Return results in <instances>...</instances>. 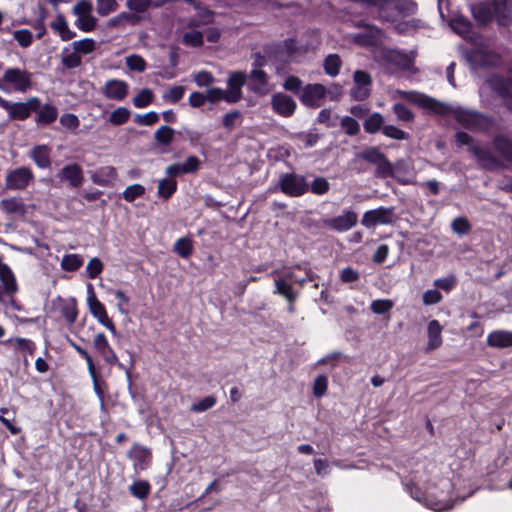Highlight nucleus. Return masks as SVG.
I'll list each match as a JSON object with an SVG mask.
<instances>
[{
  "mask_svg": "<svg viewBox=\"0 0 512 512\" xmlns=\"http://www.w3.org/2000/svg\"><path fill=\"white\" fill-rule=\"evenodd\" d=\"M96 3V11L103 17L115 12L119 7L116 0H96Z\"/></svg>",
  "mask_w": 512,
  "mask_h": 512,
  "instance_id": "nucleus-52",
  "label": "nucleus"
},
{
  "mask_svg": "<svg viewBox=\"0 0 512 512\" xmlns=\"http://www.w3.org/2000/svg\"><path fill=\"white\" fill-rule=\"evenodd\" d=\"M214 20V13L207 9H201L198 13L187 20L188 28H198L203 25L212 23Z\"/></svg>",
  "mask_w": 512,
  "mask_h": 512,
  "instance_id": "nucleus-34",
  "label": "nucleus"
},
{
  "mask_svg": "<svg viewBox=\"0 0 512 512\" xmlns=\"http://www.w3.org/2000/svg\"><path fill=\"white\" fill-rule=\"evenodd\" d=\"M177 181L172 178L161 179L158 183L157 194L164 200H169L177 191Z\"/></svg>",
  "mask_w": 512,
  "mask_h": 512,
  "instance_id": "nucleus-37",
  "label": "nucleus"
},
{
  "mask_svg": "<svg viewBox=\"0 0 512 512\" xmlns=\"http://www.w3.org/2000/svg\"><path fill=\"white\" fill-rule=\"evenodd\" d=\"M185 174L196 173L201 168V161L195 155H190L183 163H180Z\"/></svg>",
  "mask_w": 512,
  "mask_h": 512,
  "instance_id": "nucleus-63",
  "label": "nucleus"
},
{
  "mask_svg": "<svg viewBox=\"0 0 512 512\" xmlns=\"http://www.w3.org/2000/svg\"><path fill=\"white\" fill-rule=\"evenodd\" d=\"M13 36L14 39L18 42V44L23 48L31 46L33 42V35L31 31L28 29L16 30L14 31Z\"/></svg>",
  "mask_w": 512,
  "mask_h": 512,
  "instance_id": "nucleus-61",
  "label": "nucleus"
},
{
  "mask_svg": "<svg viewBox=\"0 0 512 512\" xmlns=\"http://www.w3.org/2000/svg\"><path fill=\"white\" fill-rule=\"evenodd\" d=\"M62 65L66 69H75L82 64L81 56L74 50L69 54H63L61 58Z\"/></svg>",
  "mask_w": 512,
  "mask_h": 512,
  "instance_id": "nucleus-60",
  "label": "nucleus"
},
{
  "mask_svg": "<svg viewBox=\"0 0 512 512\" xmlns=\"http://www.w3.org/2000/svg\"><path fill=\"white\" fill-rule=\"evenodd\" d=\"M242 114L239 110H232L226 113L222 119V125L226 130L231 131L237 124H241Z\"/></svg>",
  "mask_w": 512,
  "mask_h": 512,
  "instance_id": "nucleus-51",
  "label": "nucleus"
},
{
  "mask_svg": "<svg viewBox=\"0 0 512 512\" xmlns=\"http://www.w3.org/2000/svg\"><path fill=\"white\" fill-rule=\"evenodd\" d=\"M153 100V91L148 88H144L133 98V105L137 108H144L150 105Z\"/></svg>",
  "mask_w": 512,
  "mask_h": 512,
  "instance_id": "nucleus-47",
  "label": "nucleus"
},
{
  "mask_svg": "<svg viewBox=\"0 0 512 512\" xmlns=\"http://www.w3.org/2000/svg\"><path fill=\"white\" fill-rule=\"evenodd\" d=\"M487 345L493 348L512 347V332L508 330H494L487 336Z\"/></svg>",
  "mask_w": 512,
  "mask_h": 512,
  "instance_id": "nucleus-23",
  "label": "nucleus"
},
{
  "mask_svg": "<svg viewBox=\"0 0 512 512\" xmlns=\"http://www.w3.org/2000/svg\"><path fill=\"white\" fill-rule=\"evenodd\" d=\"M466 57L468 62L475 67L485 68L492 65L490 54L480 49L469 51Z\"/></svg>",
  "mask_w": 512,
  "mask_h": 512,
  "instance_id": "nucleus-32",
  "label": "nucleus"
},
{
  "mask_svg": "<svg viewBox=\"0 0 512 512\" xmlns=\"http://www.w3.org/2000/svg\"><path fill=\"white\" fill-rule=\"evenodd\" d=\"M394 208L380 206L366 211L361 219V224L370 229L377 225H388L393 222Z\"/></svg>",
  "mask_w": 512,
  "mask_h": 512,
  "instance_id": "nucleus-8",
  "label": "nucleus"
},
{
  "mask_svg": "<svg viewBox=\"0 0 512 512\" xmlns=\"http://www.w3.org/2000/svg\"><path fill=\"white\" fill-rule=\"evenodd\" d=\"M126 65L132 71L143 72L146 69L145 59L137 54L126 57Z\"/></svg>",
  "mask_w": 512,
  "mask_h": 512,
  "instance_id": "nucleus-58",
  "label": "nucleus"
},
{
  "mask_svg": "<svg viewBox=\"0 0 512 512\" xmlns=\"http://www.w3.org/2000/svg\"><path fill=\"white\" fill-rule=\"evenodd\" d=\"M89 375L93 382V388L99 398H103L107 388L106 382L100 378L95 366L88 369Z\"/></svg>",
  "mask_w": 512,
  "mask_h": 512,
  "instance_id": "nucleus-46",
  "label": "nucleus"
},
{
  "mask_svg": "<svg viewBox=\"0 0 512 512\" xmlns=\"http://www.w3.org/2000/svg\"><path fill=\"white\" fill-rule=\"evenodd\" d=\"M410 101L436 115H452L456 122L468 130L485 132L493 125V119L483 113L461 107L453 108L424 94L418 95L416 98L410 99Z\"/></svg>",
  "mask_w": 512,
  "mask_h": 512,
  "instance_id": "nucleus-1",
  "label": "nucleus"
},
{
  "mask_svg": "<svg viewBox=\"0 0 512 512\" xmlns=\"http://www.w3.org/2000/svg\"><path fill=\"white\" fill-rule=\"evenodd\" d=\"M12 343H14L15 347L24 352L26 355L33 356L36 352V344L27 338L15 337L0 342V344L5 346Z\"/></svg>",
  "mask_w": 512,
  "mask_h": 512,
  "instance_id": "nucleus-35",
  "label": "nucleus"
},
{
  "mask_svg": "<svg viewBox=\"0 0 512 512\" xmlns=\"http://www.w3.org/2000/svg\"><path fill=\"white\" fill-rule=\"evenodd\" d=\"M60 175L63 179L67 180L72 187L78 188L83 183V171L79 164L73 163L64 166L61 169Z\"/></svg>",
  "mask_w": 512,
  "mask_h": 512,
  "instance_id": "nucleus-24",
  "label": "nucleus"
},
{
  "mask_svg": "<svg viewBox=\"0 0 512 512\" xmlns=\"http://www.w3.org/2000/svg\"><path fill=\"white\" fill-rule=\"evenodd\" d=\"M83 265V259L78 254H67L62 258L61 267L68 272L77 271Z\"/></svg>",
  "mask_w": 512,
  "mask_h": 512,
  "instance_id": "nucleus-42",
  "label": "nucleus"
},
{
  "mask_svg": "<svg viewBox=\"0 0 512 512\" xmlns=\"http://www.w3.org/2000/svg\"><path fill=\"white\" fill-rule=\"evenodd\" d=\"M273 111L282 117H291L297 108L295 100L285 93H275L271 97Z\"/></svg>",
  "mask_w": 512,
  "mask_h": 512,
  "instance_id": "nucleus-14",
  "label": "nucleus"
},
{
  "mask_svg": "<svg viewBox=\"0 0 512 512\" xmlns=\"http://www.w3.org/2000/svg\"><path fill=\"white\" fill-rule=\"evenodd\" d=\"M393 301L390 299H377L372 301L370 309L374 314L383 315L393 308Z\"/></svg>",
  "mask_w": 512,
  "mask_h": 512,
  "instance_id": "nucleus-53",
  "label": "nucleus"
},
{
  "mask_svg": "<svg viewBox=\"0 0 512 512\" xmlns=\"http://www.w3.org/2000/svg\"><path fill=\"white\" fill-rule=\"evenodd\" d=\"M32 76V73L25 69L7 68L0 78V90L7 91L4 84H9L14 91L25 93L33 87Z\"/></svg>",
  "mask_w": 512,
  "mask_h": 512,
  "instance_id": "nucleus-5",
  "label": "nucleus"
},
{
  "mask_svg": "<svg viewBox=\"0 0 512 512\" xmlns=\"http://www.w3.org/2000/svg\"><path fill=\"white\" fill-rule=\"evenodd\" d=\"M492 146L502 160L512 164V140L507 135H495Z\"/></svg>",
  "mask_w": 512,
  "mask_h": 512,
  "instance_id": "nucleus-20",
  "label": "nucleus"
},
{
  "mask_svg": "<svg viewBox=\"0 0 512 512\" xmlns=\"http://www.w3.org/2000/svg\"><path fill=\"white\" fill-rule=\"evenodd\" d=\"M340 126L345 130V133L348 136H355L360 131V125L359 123L350 116H344L340 120Z\"/></svg>",
  "mask_w": 512,
  "mask_h": 512,
  "instance_id": "nucleus-55",
  "label": "nucleus"
},
{
  "mask_svg": "<svg viewBox=\"0 0 512 512\" xmlns=\"http://www.w3.org/2000/svg\"><path fill=\"white\" fill-rule=\"evenodd\" d=\"M183 42L192 47H201L204 43L203 33L192 28L191 31L184 33Z\"/></svg>",
  "mask_w": 512,
  "mask_h": 512,
  "instance_id": "nucleus-50",
  "label": "nucleus"
},
{
  "mask_svg": "<svg viewBox=\"0 0 512 512\" xmlns=\"http://www.w3.org/2000/svg\"><path fill=\"white\" fill-rule=\"evenodd\" d=\"M50 27L59 34L62 41H69L76 37V33L69 28L67 20L62 13L57 14L56 19L50 23Z\"/></svg>",
  "mask_w": 512,
  "mask_h": 512,
  "instance_id": "nucleus-27",
  "label": "nucleus"
},
{
  "mask_svg": "<svg viewBox=\"0 0 512 512\" xmlns=\"http://www.w3.org/2000/svg\"><path fill=\"white\" fill-rule=\"evenodd\" d=\"M471 13L479 26H487L494 20L491 5L489 6L485 3L473 5L471 7Z\"/></svg>",
  "mask_w": 512,
  "mask_h": 512,
  "instance_id": "nucleus-26",
  "label": "nucleus"
},
{
  "mask_svg": "<svg viewBox=\"0 0 512 512\" xmlns=\"http://www.w3.org/2000/svg\"><path fill=\"white\" fill-rule=\"evenodd\" d=\"M145 194V187L141 184H133L123 191L122 197L126 202H133L137 198L142 197Z\"/></svg>",
  "mask_w": 512,
  "mask_h": 512,
  "instance_id": "nucleus-49",
  "label": "nucleus"
},
{
  "mask_svg": "<svg viewBox=\"0 0 512 512\" xmlns=\"http://www.w3.org/2000/svg\"><path fill=\"white\" fill-rule=\"evenodd\" d=\"M493 19L500 27L512 24V0H491Z\"/></svg>",
  "mask_w": 512,
  "mask_h": 512,
  "instance_id": "nucleus-13",
  "label": "nucleus"
},
{
  "mask_svg": "<svg viewBox=\"0 0 512 512\" xmlns=\"http://www.w3.org/2000/svg\"><path fill=\"white\" fill-rule=\"evenodd\" d=\"M56 303L58 309L61 313V316L66 320V322L71 325L75 323L78 317V309H77V301L74 297L69 299H64L60 296L57 297Z\"/></svg>",
  "mask_w": 512,
  "mask_h": 512,
  "instance_id": "nucleus-21",
  "label": "nucleus"
},
{
  "mask_svg": "<svg viewBox=\"0 0 512 512\" xmlns=\"http://www.w3.org/2000/svg\"><path fill=\"white\" fill-rule=\"evenodd\" d=\"M216 402H217L216 398L212 395H209V396L202 398L197 403L192 404L191 410L193 412H197V413L204 412V411H207L208 409H211L212 407H214Z\"/></svg>",
  "mask_w": 512,
  "mask_h": 512,
  "instance_id": "nucleus-62",
  "label": "nucleus"
},
{
  "mask_svg": "<svg viewBox=\"0 0 512 512\" xmlns=\"http://www.w3.org/2000/svg\"><path fill=\"white\" fill-rule=\"evenodd\" d=\"M37 113L35 122L39 126H49L54 123L58 118V109L49 103L42 104L40 101V108L35 112Z\"/></svg>",
  "mask_w": 512,
  "mask_h": 512,
  "instance_id": "nucleus-22",
  "label": "nucleus"
},
{
  "mask_svg": "<svg viewBox=\"0 0 512 512\" xmlns=\"http://www.w3.org/2000/svg\"><path fill=\"white\" fill-rule=\"evenodd\" d=\"M152 0H127V8L135 14L142 15L151 7Z\"/></svg>",
  "mask_w": 512,
  "mask_h": 512,
  "instance_id": "nucleus-54",
  "label": "nucleus"
},
{
  "mask_svg": "<svg viewBox=\"0 0 512 512\" xmlns=\"http://www.w3.org/2000/svg\"><path fill=\"white\" fill-rule=\"evenodd\" d=\"M327 95V89L323 84H307L302 88L299 96L300 102L310 108H318Z\"/></svg>",
  "mask_w": 512,
  "mask_h": 512,
  "instance_id": "nucleus-9",
  "label": "nucleus"
},
{
  "mask_svg": "<svg viewBox=\"0 0 512 512\" xmlns=\"http://www.w3.org/2000/svg\"><path fill=\"white\" fill-rule=\"evenodd\" d=\"M472 141L473 138L467 132L459 131L455 134L456 145L459 147L469 146L468 150L476 157L478 164L484 170L496 171L505 167L501 159L493 155L487 147L470 145Z\"/></svg>",
  "mask_w": 512,
  "mask_h": 512,
  "instance_id": "nucleus-3",
  "label": "nucleus"
},
{
  "mask_svg": "<svg viewBox=\"0 0 512 512\" xmlns=\"http://www.w3.org/2000/svg\"><path fill=\"white\" fill-rule=\"evenodd\" d=\"M342 66V60L336 53L329 54L325 57L323 68L327 75L335 77L339 74Z\"/></svg>",
  "mask_w": 512,
  "mask_h": 512,
  "instance_id": "nucleus-38",
  "label": "nucleus"
},
{
  "mask_svg": "<svg viewBox=\"0 0 512 512\" xmlns=\"http://www.w3.org/2000/svg\"><path fill=\"white\" fill-rule=\"evenodd\" d=\"M175 252L182 258H188L193 252V241L188 237L179 238L174 245Z\"/></svg>",
  "mask_w": 512,
  "mask_h": 512,
  "instance_id": "nucleus-43",
  "label": "nucleus"
},
{
  "mask_svg": "<svg viewBox=\"0 0 512 512\" xmlns=\"http://www.w3.org/2000/svg\"><path fill=\"white\" fill-rule=\"evenodd\" d=\"M246 74L241 71L232 72L227 81L228 103L234 104L242 99V87L246 82Z\"/></svg>",
  "mask_w": 512,
  "mask_h": 512,
  "instance_id": "nucleus-16",
  "label": "nucleus"
},
{
  "mask_svg": "<svg viewBox=\"0 0 512 512\" xmlns=\"http://www.w3.org/2000/svg\"><path fill=\"white\" fill-rule=\"evenodd\" d=\"M129 491L135 498L144 500L151 492V485L146 480L135 481L130 485Z\"/></svg>",
  "mask_w": 512,
  "mask_h": 512,
  "instance_id": "nucleus-40",
  "label": "nucleus"
},
{
  "mask_svg": "<svg viewBox=\"0 0 512 512\" xmlns=\"http://www.w3.org/2000/svg\"><path fill=\"white\" fill-rule=\"evenodd\" d=\"M358 27H364L367 31L356 34L354 37L355 43L363 47L375 46L380 38L381 29L375 25L364 22L359 23Z\"/></svg>",
  "mask_w": 512,
  "mask_h": 512,
  "instance_id": "nucleus-18",
  "label": "nucleus"
},
{
  "mask_svg": "<svg viewBox=\"0 0 512 512\" xmlns=\"http://www.w3.org/2000/svg\"><path fill=\"white\" fill-rule=\"evenodd\" d=\"M274 284L275 294L283 296L287 300V302H296L299 296V292L294 290L292 284L289 283L287 279H285L284 277L275 279Z\"/></svg>",
  "mask_w": 512,
  "mask_h": 512,
  "instance_id": "nucleus-28",
  "label": "nucleus"
},
{
  "mask_svg": "<svg viewBox=\"0 0 512 512\" xmlns=\"http://www.w3.org/2000/svg\"><path fill=\"white\" fill-rule=\"evenodd\" d=\"M490 88L506 102L508 109H512V79L494 74L488 79Z\"/></svg>",
  "mask_w": 512,
  "mask_h": 512,
  "instance_id": "nucleus-11",
  "label": "nucleus"
},
{
  "mask_svg": "<svg viewBox=\"0 0 512 512\" xmlns=\"http://www.w3.org/2000/svg\"><path fill=\"white\" fill-rule=\"evenodd\" d=\"M310 191L315 195H324L330 189V184L324 177H316L309 186Z\"/></svg>",
  "mask_w": 512,
  "mask_h": 512,
  "instance_id": "nucleus-56",
  "label": "nucleus"
},
{
  "mask_svg": "<svg viewBox=\"0 0 512 512\" xmlns=\"http://www.w3.org/2000/svg\"><path fill=\"white\" fill-rule=\"evenodd\" d=\"M250 79L254 83L251 85V90L254 92H258L262 87L268 85L267 73L262 69L253 68L250 73Z\"/></svg>",
  "mask_w": 512,
  "mask_h": 512,
  "instance_id": "nucleus-41",
  "label": "nucleus"
},
{
  "mask_svg": "<svg viewBox=\"0 0 512 512\" xmlns=\"http://www.w3.org/2000/svg\"><path fill=\"white\" fill-rule=\"evenodd\" d=\"M0 281L6 294H14L18 290L16 278L11 268L6 264L0 268Z\"/></svg>",
  "mask_w": 512,
  "mask_h": 512,
  "instance_id": "nucleus-30",
  "label": "nucleus"
},
{
  "mask_svg": "<svg viewBox=\"0 0 512 512\" xmlns=\"http://www.w3.org/2000/svg\"><path fill=\"white\" fill-rule=\"evenodd\" d=\"M387 61L396 65L404 71H410L414 65V59L401 51H391L387 56Z\"/></svg>",
  "mask_w": 512,
  "mask_h": 512,
  "instance_id": "nucleus-31",
  "label": "nucleus"
},
{
  "mask_svg": "<svg viewBox=\"0 0 512 512\" xmlns=\"http://www.w3.org/2000/svg\"><path fill=\"white\" fill-rule=\"evenodd\" d=\"M75 25L83 32H91L97 27V19L92 14L80 16L77 17Z\"/></svg>",
  "mask_w": 512,
  "mask_h": 512,
  "instance_id": "nucleus-48",
  "label": "nucleus"
},
{
  "mask_svg": "<svg viewBox=\"0 0 512 512\" xmlns=\"http://www.w3.org/2000/svg\"><path fill=\"white\" fill-rule=\"evenodd\" d=\"M93 348L107 364L111 366L118 364V357L103 332H99L95 335Z\"/></svg>",
  "mask_w": 512,
  "mask_h": 512,
  "instance_id": "nucleus-15",
  "label": "nucleus"
},
{
  "mask_svg": "<svg viewBox=\"0 0 512 512\" xmlns=\"http://www.w3.org/2000/svg\"><path fill=\"white\" fill-rule=\"evenodd\" d=\"M328 379L325 375H318L313 383V395L317 398L326 394Z\"/></svg>",
  "mask_w": 512,
  "mask_h": 512,
  "instance_id": "nucleus-64",
  "label": "nucleus"
},
{
  "mask_svg": "<svg viewBox=\"0 0 512 512\" xmlns=\"http://www.w3.org/2000/svg\"><path fill=\"white\" fill-rule=\"evenodd\" d=\"M175 130L168 126H160L154 133V139L158 145L169 146L174 140Z\"/></svg>",
  "mask_w": 512,
  "mask_h": 512,
  "instance_id": "nucleus-39",
  "label": "nucleus"
},
{
  "mask_svg": "<svg viewBox=\"0 0 512 512\" xmlns=\"http://www.w3.org/2000/svg\"><path fill=\"white\" fill-rule=\"evenodd\" d=\"M366 7L376 8L375 19L381 22L395 23L401 18L416 14L418 6L413 0H350Z\"/></svg>",
  "mask_w": 512,
  "mask_h": 512,
  "instance_id": "nucleus-2",
  "label": "nucleus"
},
{
  "mask_svg": "<svg viewBox=\"0 0 512 512\" xmlns=\"http://www.w3.org/2000/svg\"><path fill=\"white\" fill-rule=\"evenodd\" d=\"M442 326L439 321L434 319L428 323L427 334H428V343L426 347V352H430L436 350L442 345Z\"/></svg>",
  "mask_w": 512,
  "mask_h": 512,
  "instance_id": "nucleus-25",
  "label": "nucleus"
},
{
  "mask_svg": "<svg viewBox=\"0 0 512 512\" xmlns=\"http://www.w3.org/2000/svg\"><path fill=\"white\" fill-rule=\"evenodd\" d=\"M393 112L401 121L411 122L414 120V113L403 103H395L393 105Z\"/></svg>",
  "mask_w": 512,
  "mask_h": 512,
  "instance_id": "nucleus-57",
  "label": "nucleus"
},
{
  "mask_svg": "<svg viewBox=\"0 0 512 512\" xmlns=\"http://www.w3.org/2000/svg\"><path fill=\"white\" fill-rule=\"evenodd\" d=\"M0 209L6 214H18L24 216L27 212L26 205L20 198L12 197L0 201Z\"/></svg>",
  "mask_w": 512,
  "mask_h": 512,
  "instance_id": "nucleus-29",
  "label": "nucleus"
},
{
  "mask_svg": "<svg viewBox=\"0 0 512 512\" xmlns=\"http://www.w3.org/2000/svg\"><path fill=\"white\" fill-rule=\"evenodd\" d=\"M384 117L379 112H373L363 122L364 131L368 134H376L384 127Z\"/></svg>",
  "mask_w": 512,
  "mask_h": 512,
  "instance_id": "nucleus-36",
  "label": "nucleus"
},
{
  "mask_svg": "<svg viewBox=\"0 0 512 512\" xmlns=\"http://www.w3.org/2000/svg\"><path fill=\"white\" fill-rule=\"evenodd\" d=\"M382 133L386 137L394 140H406L409 137L408 133L394 125H385L382 128Z\"/></svg>",
  "mask_w": 512,
  "mask_h": 512,
  "instance_id": "nucleus-59",
  "label": "nucleus"
},
{
  "mask_svg": "<svg viewBox=\"0 0 512 512\" xmlns=\"http://www.w3.org/2000/svg\"><path fill=\"white\" fill-rule=\"evenodd\" d=\"M131 112L126 107H118L110 113L109 122L115 126L125 124L130 118Z\"/></svg>",
  "mask_w": 512,
  "mask_h": 512,
  "instance_id": "nucleus-45",
  "label": "nucleus"
},
{
  "mask_svg": "<svg viewBox=\"0 0 512 512\" xmlns=\"http://www.w3.org/2000/svg\"><path fill=\"white\" fill-rule=\"evenodd\" d=\"M73 49L80 55H87L95 51L96 41L92 38H84L72 43Z\"/></svg>",
  "mask_w": 512,
  "mask_h": 512,
  "instance_id": "nucleus-44",
  "label": "nucleus"
},
{
  "mask_svg": "<svg viewBox=\"0 0 512 512\" xmlns=\"http://www.w3.org/2000/svg\"><path fill=\"white\" fill-rule=\"evenodd\" d=\"M1 108L7 111L11 120L24 121L40 108V98L35 96L26 102L15 103L5 100Z\"/></svg>",
  "mask_w": 512,
  "mask_h": 512,
  "instance_id": "nucleus-6",
  "label": "nucleus"
},
{
  "mask_svg": "<svg viewBox=\"0 0 512 512\" xmlns=\"http://www.w3.org/2000/svg\"><path fill=\"white\" fill-rule=\"evenodd\" d=\"M359 159L375 165L374 176L381 179L394 178L393 164L377 146H370L357 154Z\"/></svg>",
  "mask_w": 512,
  "mask_h": 512,
  "instance_id": "nucleus-4",
  "label": "nucleus"
},
{
  "mask_svg": "<svg viewBox=\"0 0 512 512\" xmlns=\"http://www.w3.org/2000/svg\"><path fill=\"white\" fill-rule=\"evenodd\" d=\"M31 157L35 164L41 169L49 168L51 165L50 150L45 145L34 147Z\"/></svg>",
  "mask_w": 512,
  "mask_h": 512,
  "instance_id": "nucleus-33",
  "label": "nucleus"
},
{
  "mask_svg": "<svg viewBox=\"0 0 512 512\" xmlns=\"http://www.w3.org/2000/svg\"><path fill=\"white\" fill-rule=\"evenodd\" d=\"M358 221L357 214L352 210H344L339 216L327 218L323 220V223L328 228L337 231L345 232L353 228Z\"/></svg>",
  "mask_w": 512,
  "mask_h": 512,
  "instance_id": "nucleus-12",
  "label": "nucleus"
},
{
  "mask_svg": "<svg viewBox=\"0 0 512 512\" xmlns=\"http://www.w3.org/2000/svg\"><path fill=\"white\" fill-rule=\"evenodd\" d=\"M128 94V84L123 80L111 79L105 83L103 95L107 99L121 101Z\"/></svg>",
  "mask_w": 512,
  "mask_h": 512,
  "instance_id": "nucleus-19",
  "label": "nucleus"
},
{
  "mask_svg": "<svg viewBox=\"0 0 512 512\" xmlns=\"http://www.w3.org/2000/svg\"><path fill=\"white\" fill-rule=\"evenodd\" d=\"M128 457L134 461V468L145 470L151 463L152 453L147 447L134 443L128 452Z\"/></svg>",
  "mask_w": 512,
  "mask_h": 512,
  "instance_id": "nucleus-17",
  "label": "nucleus"
},
{
  "mask_svg": "<svg viewBox=\"0 0 512 512\" xmlns=\"http://www.w3.org/2000/svg\"><path fill=\"white\" fill-rule=\"evenodd\" d=\"M279 188L289 197H300L309 191V185L303 175L285 173L280 176Z\"/></svg>",
  "mask_w": 512,
  "mask_h": 512,
  "instance_id": "nucleus-7",
  "label": "nucleus"
},
{
  "mask_svg": "<svg viewBox=\"0 0 512 512\" xmlns=\"http://www.w3.org/2000/svg\"><path fill=\"white\" fill-rule=\"evenodd\" d=\"M34 179L33 172L28 167H19L7 173L5 186L8 190H24Z\"/></svg>",
  "mask_w": 512,
  "mask_h": 512,
  "instance_id": "nucleus-10",
  "label": "nucleus"
}]
</instances>
